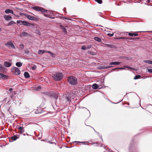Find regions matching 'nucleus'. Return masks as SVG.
Returning <instances> with one entry per match:
<instances>
[{
	"label": "nucleus",
	"mask_w": 152,
	"mask_h": 152,
	"mask_svg": "<svg viewBox=\"0 0 152 152\" xmlns=\"http://www.w3.org/2000/svg\"><path fill=\"white\" fill-rule=\"evenodd\" d=\"M107 35L111 37L114 35V34L113 33H108Z\"/></svg>",
	"instance_id": "nucleus-35"
},
{
	"label": "nucleus",
	"mask_w": 152,
	"mask_h": 152,
	"mask_svg": "<svg viewBox=\"0 0 152 152\" xmlns=\"http://www.w3.org/2000/svg\"><path fill=\"white\" fill-rule=\"evenodd\" d=\"M134 36H137L138 35V34L137 33V32H135L134 33Z\"/></svg>",
	"instance_id": "nucleus-45"
},
{
	"label": "nucleus",
	"mask_w": 152,
	"mask_h": 152,
	"mask_svg": "<svg viewBox=\"0 0 152 152\" xmlns=\"http://www.w3.org/2000/svg\"><path fill=\"white\" fill-rule=\"evenodd\" d=\"M11 139L13 140H15L17 139V137L16 135H14L12 137H11Z\"/></svg>",
	"instance_id": "nucleus-26"
},
{
	"label": "nucleus",
	"mask_w": 152,
	"mask_h": 152,
	"mask_svg": "<svg viewBox=\"0 0 152 152\" xmlns=\"http://www.w3.org/2000/svg\"><path fill=\"white\" fill-rule=\"evenodd\" d=\"M42 110L41 108H37V110L35 112V113L36 114L40 113H42Z\"/></svg>",
	"instance_id": "nucleus-12"
},
{
	"label": "nucleus",
	"mask_w": 152,
	"mask_h": 152,
	"mask_svg": "<svg viewBox=\"0 0 152 152\" xmlns=\"http://www.w3.org/2000/svg\"><path fill=\"white\" fill-rule=\"evenodd\" d=\"M60 28L61 30H62L63 32L65 34H66L67 33V31H66V29L65 27L61 25L60 26Z\"/></svg>",
	"instance_id": "nucleus-7"
},
{
	"label": "nucleus",
	"mask_w": 152,
	"mask_h": 152,
	"mask_svg": "<svg viewBox=\"0 0 152 152\" xmlns=\"http://www.w3.org/2000/svg\"><path fill=\"white\" fill-rule=\"evenodd\" d=\"M52 95L53 97L56 100L57 99L58 97V95L56 93H54Z\"/></svg>",
	"instance_id": "nucleus-20"
},
{
	"label": "nucleus",
	"mask_w": 152,
	"mask_h": 152,
	"mask_svg": "<svg viewBox=\"0 0 152 152\" xmlns=\"http://www.w3.org/2000/svg\"><path fill=\"white\" fill-rule=\"evenodd\" d=\"M11 98H12V96H11Z\"/></svg>",
	"instance_id": "nucleus-56"
},
{
	"label": "nucleus",
	"mask_w": 152,
	"mask_h": 152,
	"mask_svg": "<svg viewBox=\"0 0 152 152\" xmlns=\"http://www.w3.org/2000/svg\"><path fill=\"white\" fill-rule=\"evenodd\" d=\"M125 67L126 68H129V69H133V70H137V69H136L134 68H130V67Z\"/></svg>",
	"instance_id": "nucleus-42"
},
{
	"label": "nucleus",
	"mask_w": 152,
	"mask_h": 152,
	"mask_svg": "<svg viewBox=\"0 0 152 152\" xmlns=\"http://www.w3.org/2000/svg\"><path fill=\"white\" fill-rule=\"evenodd\" d=\"M38 20V18H37L36 17H34V16L33 17L32 20Z\"/></svg>",
	"instance_id": "nucleus-41"
},
{
	"label": "nucleus",
	"mask_w": 152,
	"mask_h": 152,
	"mask_svg": "<svg viewBox=\"0 0 152 152\" xmlns=\"http://www.w3.org/2000/svg\"><path fill=\"white\" fill-rule=\"evenodd\" d=\"M7 69L5 67H0V72L2 73L6 72Z\"/></svg>",
	"instance_id": "nucleus-15"
},
{
	"label": "nucleus",
	"mask_w": 152,
	"mask_h": 152,
	"mask_svg": "<svg viewBox=\"0 0 152 152\" xmlns=\"http://www.w3.org/2000/svg\"><path fill=\"white\" fill-rule=\"evenodd\" d=\"M91 47V45H90L89 47H88L87 48L89 49Z\"/></svg>",
	"instance_id": "nucleus-53"
},
{
	"label": "nucleus",
	"mask_w": 152,
	"mask_h": 152,
	"mask_svg": "<svg viewBox=\"0 0 152 152\" xmlns=\"http://www.w3.org/2000/svg\"><path fill=\"white\" fill-rule=\"evenodd\" d=\"M32 8L33 9L35 10L39 11L45 13L44 14V15L45 16L48 17L51 19H54L55 18L54 17H50V15L51 14V12H50L49 14H48L50 12L49 11L45 10L42 8L38 6H35L32 7Z\"/></svg>",
	"instance_id": "nucleus-1"
},
{
	"label": "nucleus",
	"mask_w": 152,
	"mask_h": 152,
	"mask_svg": "<svg viewBox=\"0 0 152 152\" xmlns=\"http://www.w3.org/2000/svg\"><path fill=\"white\" fill-rule=\"evenodd\" d=\"M68 82L72 85H75L77 83V80L76 77L73 76H70L68 78Z\"/></svg>",
	"instance_id": "nucleus-2"
},
{
	"label": "nucleus",
	"mask_w": 152,
	"mask_h": 152,
	"mask_svg": "<svg viewBox=\"0 0 152 152\" xmlns=\"http://www.w3.org/2000/svg\"><path fill=\"white\" fill-rule=\"evenodd\" d=\"M25 16L27 17L28 19L29 20H32L33 16H31L28 14H25Z\"/></svg>",
	"instance_id": "nucleus-19"
},
{
	"label": "nucleus",
	"mask_w": 152,
	"mask_h": 152,
	"mask_svg": "<svg viewBox=\"0 0 152 152\" xmlns=\"http://www.w3.org/2000/svg\"><path fill=\"white\" fill-rule=\"evenodd\" d=\"M81 49L83 50H85L86 49V48L85 46L83 45V46H82V47H81Z\"/></svg>",
	"instance_id": "nucleus-39"
},
{
	"label": "nucleus",
	"mask_w": 152,
	"mask_h": 152,
	"mask_svg": "<svg viewBox=\"0 0 152 152\" xmlns=\"http://www.w3.org/2000/svg\"><path fill=\"white\" fill-rule=\"evenodd\" d=\"M94 39L95 40L98 41L99 42H102V39H101L98 37H94Z\"/></svg>",
	"instance_id": "nucleus-18"
},
{
	"label": "nucleus",
	"mask_w": 152,
	"mask_h": 152,
	"mask_svg": "<svg viewBox=\"0 0 152 152\" xmlns=\"http://www.w3.org/2000/svg\"><path fill=\"white\" fill-rule=\"evenodd\" d=\"M109 67H99L98 69H107L108 68H109Z\"/></svg>",
	"instance_id": "nucleus-37"
},
{
	"label": "nucleus",
	"mask_w": 152,
	"mask_h": 152,
	"mask_svg": "<svg viewBox=\"0 0 152 152\" xmlns=\"http://www.w3.org/2000/svg\"><path fill=\"white\" fill-rule=\"evenodd\" d=\"M99 26H101V27H102L100 25H99Z\"/></svg>",
	"instance_id": "nucleus-57"
},
{
	"label": "nucleus",
	"mask_w": 152,
	"mask_h": 152,
	"mask_svg": "<svg viewBox=\"0 0 152 152\" xmlns=\"http://www.w3.org/2000/svg\"><path fill=\"white\" fill-rule=\"evenodd\" d=\"M18 129L19 130L20 132L21 133H22L24 132V129L23 127L20 126L18 128Z\"/></svg>",
	"instance_id": "nucleus-11"
},
{
	"label": "nucleus",
	"mask_w": 152,
	"mask_h": 152,
	"mask_svg": "<svg viewBox=\"0 0 152 152\" xmlns=\"http://www.w3.org/2000/svg\"><path fill=\"white\" fill-rule=\"evenodd\" d=\"M125 68L124 67L122 68V67H118L117 68H115L114 69V70H115L117 69H120V70H122V69H125Z\"/></svg>",
	"instance_id": "nucleus-31"
},
{
	"label": "nucleus",
	"mask_w": 152,
	"mask_h": 152,
	"mask_svg": "<svg viewBox=\"0 0 152 152\" xmlns=\"http://www.w3.org/2000/svg\"><path fill=\"white\" fill-rule=\"evenodd\" d=\"M50 55L53 58L55 56V54L53 53H52V52H51V53L50 54Z\"/></svg>",
	"instance_id": "nucleus-38"
},
{
	"label": "nucleus",
	"mask_w": 152,
	"mask_h": 152,
	"mask_svg": "<svg viewBox=\"0 0 152 152\" xmlns=\"http://www.w3.org/2000/svg\"><path fill=\"white\" fill-rule=\"evenodd\" d=\"M10 13H11L12 14H13V11L12 10H11Z\"/></svg>",
	"instance_id": "nucleus-50"
},
{
	"label": "nucleus",
	"mask_w": 152,
	"mask_h": 152,
	"mask_svg": "<svg viewBox=\"0 0 152 152\" xmlns=\"http://www.w3.org/2000/svg\"><path fill=\"white\" fill-rule=\"evenodd\" d=\"M12 90L13 89L12 88H11L9 89V91H10V92H11V91H12Z\"/></svg>",
	"instance_id": "nucleus-51"
},
{
	"label": "nucleus",
	"mask_w": 152,
	"mask_h": 152,
	"mask_svg": "<svg viewBox=\"0 0 152 152\" xmlns=\"http://www.w3.org/2000/svg\"><path fill=\"white\" fill-rule=\"evenodd\" d=\"M107 66L109 67V66Z\"/></svg>",
	"instance_id": "nucleus-59"
},
{
	"label": "nucleus",
	"mask_w": 152,
	"mask_h": 152,
	"mask_svg": "<svg viewBox=\"0 0 152 152\" xmlns=\"http://www.w3.org/2000/svg\"><path fill=\"white\" fill-rule=\"evenodd\" d=\"M134 33H129L128 35L129 36L133 37L134 36Z\"/></svg>",
	"instance_id": "nucleus-40"
},
{
	"label": "nucleus",
	"mask_w": 152,
	"mask_h": 152,
	"mask_svg": "<svg viewBox=\"0 0 152 152\" xmlns=\"http://www.w3.org/2000/svg\"><path fill=\"white\" fill-rule=\"evenodd\" d=\"M8 77V76L6 75L0 73V78L2 79H6Z\"/></svg>",
	"instance_id": "nucleus-8"
},
{
	"label": "nucleus",
	"mask_w": 152,
	"mask_h": 152,
	"mask_svg": "<svg viewBox=\"0 0 152 152\" xmlns=\"http://www.w3.org/2000/svg\"><path fill=\"white\" fill-rule=\"evenodd\" d=\"M24 76L26 78H28L30 77V75L27 72H25L24 73Z\"/></svg>",
	"instance_id": "nucleus-21"
},
{
	"label": "nucleus",
	"mask_w": 152,
	"mask_h": 152,
	"mask_svg": "<svg viewBox=\"0 0 152 152\" xmlns=\"http://www.w3.org/2000/svg\"><path fill=\"white\" fill-rule=\"evenodd\" d=\"M122 58L125 59L126 60H131L132 59L131 57H128L125 56H123L122 57Z\"/></svg>",
	"instance_id": "nucleus-22"
},
{
	"label": "nucleus",
	"mask_w": 152,
	"mask_h": 152,
	"mask_svg": "<svg viewBox=\"0 0 152 152\" xmlns=\"http://www.w3.org/2000/svg\"><path fill=\"white\" fill-rule=\"evenodd\" d=\"M20 48L21 49V50H22L24 47V45H23V44H21L20 46Z\"/></svg>",
	"instance_id": "nucleus-34"
},
{
	"label": "nucleus",
	"mask_w": 152,
	"mask_h": 152,
	"mask_svg": "<svg viewBox=\"0 0 152 152\" xmlns=\"http://www.w3.org/2000/svg\"><path fill=\"white\" fill-rule=\"evenodd\" d=\"M0 66H2V65L0 64Z\"/></svg>",
	"instance_id": "nucleus-55"
},
{
	"label": "nucleus",
	"mask_w": 152,
	"mask_h": 152,
	"mask_svg": "<svg viewBox=\"0 0 152 152\" xmlns=\"http://www.w3.org/2000/svg\"><path fill=\"white\" fill-rule=\"evenodd\" d=\"M98 87V85L96 84H94L92 86L93 88L95 89H97Z\"/></svg>",
	"instance_id": "nucleus-23"
},
{
	"label": "nucleus",
	"mask_w": 152,
	"mask_h": 152,
	"mask_svg": "<svg viewBox=\"0 0 152 152\" xmlns=\"http://www.w3.org/2000/svg\"><path fill=\"white\" fill-rule=\"evenodd\" d=\"M143 62L145 63H146L148 64H152V61H150V60H144L143 61Z\"/></svg>",
	"instance_id": "nucleus-25"
},
{
	"label": "nucleus",
	"mask_w": 152,
	"mask_h": 152,
	"mask_svg": "<svg viewBox=\"0 0 152 152\" xmlns=\"http://www.w3.org/2000/svg\"><path fill=\"white\" fill-rule=\"evenodd\" d=\"M15 23H16L15 22H14L13 21H11L9 23L7 26H10L11 25L14 24Z\"/></svg>",
	"instance_id": "nucleus-27"
},
{
	"label": "nucleus",
	"mask_w": 152,
	"mask_h": 152,
	"mask_svg": "<svg viewBox=\"0 0 152 152\" xmlns=\"http://www.w3.org/2000/svg\"><path fill=\"white\" fill-rule=\"evenodd\" d=\"M24 109L25 110H26L27 111H28L29 110V108H28V107H26L25 108H24Z\"/></svg>",
	"instance_id": "nucleus-47"
},
{
	"label": "nucleus",
	"mask_w": 152,
	"mask_h": 152,
	"mask_svg": "<svg viewBox=\"0 0 152 152\" xmlns=\"http://www.w3.org/2000/svg\"><path fill=\"white\" fill-rule=\"evenodd\" d=\"M4 18L6 20H10L12 19V17L10 16L5 15L4 16Z\"/></svg>",
	"instance_id": "nucleus-10"
},
{
	"label": "nucleus",
	"mask_w": 152,
	"mask_h": 152,
	"mask_svg": "<svg viewBox=\"0 0 152 152\" xmlns=\"http://www.w3.org/2000/svg\"><path fill=\"white\" fill-rule=\"evenodd\" d=\"M12 70V71L14 72L16 75H19L20 73V71L17 67H14Z\"/></svg>",
	"instance_id": "nucleus-6"
},
{
	"label": "nucleus",
	"mask_w": 152,
	"mask_h": 152,
	"mask_svg": "<svg viewBox=\"0 0 152 152\" xmlns=\"http://www.w3.org/2000/svg\"><path fill=\"white\" fill-rule=\"evenodd\" d=\"M20 24L29 27L31 26H34V24H33L30 23L26 21L22 20V21L21 23H20Z\"/></svg>",
	"instance_id": "nucleus-4"
},
{
	"label": "nucleus",
	"mask_w": 152,
	"mask_h": 152,
	"mask_svg": "<svg viewBox=\"0 0 152 152\" xmlns=\"http://www.w3.org/2000/svg\"><path fill=\"white\" fill-rule=\"evenodd\" d=\"M52 77L55 80H59L63 78V75L61 73H58L53 74Z\"/></svg>",
	"instance_id": "nucleus-3"
},
{
	"label": "nucleus",
	"mask_w": 152,
	"mask_h": 152,
	"mask_svg": "<svg viewBox=\"0 0 152 152\" xmlns=\"http://www.w3.org/2000/svg\"><path fill=\"white\" fill-rule=\"evenodd\" d=\"M33 66L34 67V66Z\"/></svg>",
	"instance_id": "nucleus-60"
},
{
	"label": "nucleus",
	"mask_w": 152,
	"mask_h": 152,
	"mask_svg": "<svg viewBox=\"0 0 152 152\" xmlns=\"http://www.w3.org/2000/svg\"><path fill=\"white\" fill-rule=\"evenodd\" d=\"M104 45L106 46L108 48H115V46L113 45H111L110 44H104Z\"/></svg>",
	"instance_id": "nucleus-16"
},
{
	"label": "nucleus",
	"mask_w": 152,
	"mask_h": 152,
	"mask_svg": "<svg viewBox=\"0 0 152 152\" xmlns=\"http://www.w3.org/2000/svg\"><path fill=\"white\" fill-rule=\"evenodd\" d=\"M2 30L1 28L0 27V31H1Z\"/></svg>",
	"instance_id": "nucleus-54"
},
{
	"label": "nucleus",
	"mask_w": 152,
	"mask_h": 152,
	"mask_svg": "<svg viewBox=\"0 0 152 152\" xmlns=\"http://www.w3.org/2000/svg\"><path fill=\"white\" fill-rule=\"evenodd\" d=\"M45 53V50H39L38 51V53L39 54H42Z\"/></svg>",
	"instance_id": "nucleus-24"
},
{
	"label": "nucleus",
	"mask_w": 152,
	"mask_h": 152,
	"mask_svg": "<svg viewBox=\"0 0 152 152\" xmlns=\"http://www.w3.org/2000/svg\"><path fill=\"white\" fill-rule=\"evenodd\" d=\"M91 54H92L91 53Z\"/></svg>",
	"instance_id": "nucleus-58"
},
{
	"label": "nucleus",
	"mask_w": 152,
	"mask_h": 152,
	"mask_svg": "<svg viewBox=\"0 0 152 152\" xmlns=\"http://www.w3.org/2000/svg\"><path fill=\"white\" fill-rule=\"evenodd\" d=\"M12 94H15V91H12Z\"/></svg>",
	"instance_id": "nucleus-52"
},
{
	"label": "nucleus",
	"mask_w": 152,
	"mask_h": 152,
	"mask_svg": "<svg viewBox=\"0 0 152 152\" xmlns=\"http://www.w3.org/2000/svg\"><path fill=\"white\" fill-rule=\"evenodd\" d=\"M71 97L70 96L66 97H65V99L67 102L70 101Z\"/></svg>",
	"instance_id": "nucleus-29"
},
{
	"label": "nucleus",
	"mask_w": 152,
	"mask_h": 152,
	"mask_svg": "<svg viewBox=\"0 0 152 152\" xmlns=\"http://www.w3.org/2000/svg\"><path fill=\"white\" fill-rule=\"evenodd\" d=\"M58 17L60 19L63 18V17H62L61 15H60L58 16Z\"/></svg>",
	"instance_id": "nucleus-49"
},
{
	"label": "nucleus",
	"mask_w": 152,
	"mask_h": 152,
	"mask_svg": "<svg viewBox=\"0 0 152 152\" xmlns=\"http://www.w3.org/2000/svg\"><path fill=\"white\" fill-rule=\"evenodd\" d=\"M4 45L7 47L9 48L10 46H11L12 48L15 49V46L12 41H10L7 42L4 44Z\"/></svg>",
	"instance_id": "nucleus-5"
},
{
	"label": "nucleus",
	"mask_w": 152,
	"mask_h": 152,
	"mask_svg": "<svg viewBox=\"0 0 152 152\" xmlns=\"http://www.w3.org/2000/svg\"><path fill=\"white\" fill-rule=\"evenodd\" d=\"M120 64V62L115 61V62H110V65H119Z\"/></svg>",
	"instance_id": "nucleus-17"
},
{
	"label": "nucleus",
	"mask_w": 152,
	"mask_h": 152,
	"mask_svg": "<svg viewBox=\"0 0 152 152\" xmlns=\"http://www.w3.org/2000/svg\"><path fill=\"white\" fill-rule=\"evenodd\" d=\"M45 53H50V54L51 53V52L49 51H47L45 50Z\"/></svg>",
	"instance_id": "nucleus-46"
},
{
	"label": "nucleus",
	"mask_w": 152,
	"mask_h": 152,
	"mask_svg": "<svg viewBox=\"0 0 152 152\" xmlns=\"http://www.w3.org/2000/svg\"><path fill=\"white\" fill-rule=\"evenodd\" d=\"M148 71L150 73H152V69H148Z\"/></svg>",
	"instance_id": "nucleus-43"
},
{
	"label": "nucleus",
	"mask_w": 152,
	"mask_h": 152,
	"mask_svg": "<svg viewBox=\"0 0 152 152\" xmlns=\"http://www.w3.org/2000/svg\"><path fill=\"white\" fill-rule=\"evenodd\" d=\"M22 21V20H18L17 21V22L18 23H21Z\"/></svg>",
	"instance_id": "nucleus-44"
},
{
	"label": "nucleus",
	"mask_w": 152,
	"mask_h": 152,
	"mask_svg": "<svg viewBox=\"0 0 152 152\" xmlns=\"http://www.w3.org/2000/svg\"><path fill=\"white\" fill-rule=\"evenodd\" d=\"M28 35H29V34L28 33L24 31L23 32L22 34H20V36L21 37H22L28 36Z\"/></svg>",
	"instance_id": "nucleus-13"
},
{
	"label": "nucleus",
	"mask_w": 152,
	"mask_h": 152,
	"mask_svg": "<svg viewBox=\"0 0 152 152\" xmlns=\"http://www.w3.org/2000/svg\"><path fill=\"white\" fill-rule=\"evenodd\" d=\"M119 39H125L126 41H129V40H132L133 39L131 38H126L125 37H120L119 38H118Z\"/></svg>",
	"instance_id": "nucleus-9"
},
{
	"label": "nucleus",
	"mask_w": 152,
	"mask_h": 152,
	"mask_svg": "<svg viewBox=\"0 0 152 152\" xmlns=\"http://www.w3.org/2000/svg\"><path fill=\"white\" fill-rule=\"evenodd\" d=\"M95 1L99 4H101L102 3V0H95Z\"/></svg>",
	"instance_id": "nucleus-32"
},
{
	"label": "nucleus",
	"mask_w": 152,
	"mask_h": 152,
	"mask_svg": "<svg viewBox=\"0 0 152 152\" xmlns=\"http://www.w3.org/2000/svg\"><path fill=\"white\" fill-rule=\"evenodd\" d=\"M11 65V64L9 62L5 61L4 63V66H10Z\"/></svg>",
	"instance_id": "nucleus-14"
},
{
	"label": "nucleus",
	"mask_w": 152,
	"mask_h": 152,
	"mask_svg": "<svg viewBox=\"0 0 152 152\" xmlns=\"http://www.w3.org/2000/svg\"><path fill=\"white\" fill-rule=\"evenodd\" d=\"M17 66H22V63L20 62H17L16 64Z\"/></svg>",
	"instance_id": "nucleus-30"
},
{
	"label": "nucleus",
	"mask_w": 152,
	"mask_h": 152,
	"mask_svg": "<svg viewBox=\"0 0 152 152\" xmlns=\"http://www.w3.org/2000/svg\"><path fill=\"white\" fill-rule=\"evenodd\" d=\"M141 77V76L140 75H137L135 76V77L134 78V79L137 80L140 78Z\"/></svg>",
	"instance_id": "nucleus-28"
},
{
	"label": "nucleus",
	"mask_w": 152,
	"mask_h": 152,
	"mask_svg": "<svg viewBox=\"0 0 152 152\" xmlns=\"http://www.w3.org/2000/svg\"><path fill=\"white\" fill-rule=\"evenodd\" d=\"M11 9H7L5 11V12L6 14H8L10 12Z\"/></svg>",
	"instance_id": "nucleus-33"
},
{
	"label": "nucleus",
	"mask_w": 152,
	"mask_h": 152,
	"mask_svg": "<svg viewBox=\"0 0 152 152\" xmlns=\"http://www.w3.org/2000/svg\"><path fill=\"white\" fill-rule=\"evenodd\" d=\"M63 20H65V19H67L68 20H71L69 18H68L66 17H63Z\"/></svg>",
	"instance_id": "nucleus-36"
},
{
	"label": "nucleus",
	"mask_w": 152,
	"mask_h": 152,
	"mask_svg": "<svg viewBox=\"0 0 152 152\" xmlns=\"http://www.w3.org/2000/svg\"><path fill=\"white\" fill-rule=\"evenodd\" d=\"M32 69L33 70H35L36 69V67H31Z\"/></svg>",
	"instance_id": "nucleus-48"
}]
</instances>
